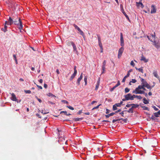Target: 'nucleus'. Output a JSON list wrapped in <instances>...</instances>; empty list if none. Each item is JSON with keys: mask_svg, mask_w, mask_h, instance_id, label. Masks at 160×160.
<instances>
[{"mask_svg": "<svg viewBox=\"0 0 160 160\" xmlns=\"http://www.w3.org/2000/svg\"><path fill=\"white\" fill-rule=\"evenodd\" d=\"M13 23L14 24L18 26V28L19 29L21 30L22 29V24L21 19L17 15L15 16L13 18Z\"/></svg>", "mask_w": 160, "mask_h": 160, "instance_id": "nucleus-1", "label": "nucleus"}, {"mask_svg": "<svg viewBox=\"0 0 160 160\" xmlns=\"http://www.w3.org/2000/svg\"><path fill=\"white\" fill-rule=\"evenodd\" d=\"M141 82H142V85L144 86H145V87L148 88H150V85L148 84L147 81L145 80L144 79L141 78Z\"/></svg>", "mask_w": 160, "mask_h": 160, "instance_id": "nucleus-2", "label": "nucleus"}, {"mask_svg": "<svg viewBox=\"0 0 160 160\" xmlns=\"http://www.w3.org/2000/svg\"><path fill=\"white\" fill-rule=\"evenodd\" d=\"M74 27L76 29H77L78 31V33H79L80 34L82 35L83 37L84 36V33L82 31L80 28L75 24L73 25Z\"/></svg>", "mask_w": 160, "mask_h": 160, "instance_id": "nucleus-3", "label": "nucleus"}, {"mask_svg": "<svg viewBox=\"0 0 160 160\" xmlns=\"http://www.w3.org/2000/svg\"><path fill=\"white\" fill-rule=\"evenodd\" d=\"M131 94L130 93H128L127 94L125 95L124 97L125 98V99L126 101L129 100H133V98Z\"/></svg>", "mask_w": 160, "mask_h": 160, "instance_id": "nucleus-4", "label": "nucleus"}, {"mask_svg": "<svg viewBox=\"0 0 160 160\" xmlns=\"http://www.w3.org/2000/svg\"><path fill=\"white\" fill-rule=\"evenodd\" d=\"M124 50V48L122 47L121 48L118 50V58H119L121 56L122 53L123 52Z\"/></svg>", "mask_w": 160, "mask_h": 160, "instance_id": "nucleus-5", "label": "nucleus"}, {"mask_svg": "<svg viewBox=\"0 0 160 160\" xmlns=\"http://www.w3.org/2000/svg\"><path fill=\"white\" fill-rule=\"evenodd\" d=\"M83 78V73L82 72L81 73L80 77L79 78H78V79L77 82V84L78 86H79L80 84V82L81 80L82 79V78Z\"/></svg>", "mask_w": 160, "mask_h": 160, "instance_id": "nucleus-6", "label": "nucleus"}, {"mask_svg": "<svg viewBox=\"0 0 160 160\" xmlns=\"http://www.w3.org/2000/svg\"><path fill=\"white\" fill-rule=\"evenodd\" d=\"M11 99L13 101H17L18 102V99L17 98L15 95L14 93L11 94Z\"/></svg>", "mask_w": 160, "mask_h": 160, "instance_id": "nucleus-7", "label": "nucleus"}, {"mask_svg": "<svg viewBox=\"0 0 160 160\" xmlns=\"http://www.w3.org/2000/svg\"><path fill=\"white\" fill-rule=\"evenodd\" d=\"M132 93H135L136 94H142L145 93V92L144 91H142L141 90H138V91H135V90H133L132 91Z\"/></svg>", "mask_w": 160, "mask_h": 160, "instance_id": "nucleus-8", "label": "nucleus"}, {"mask_svg": "<svg viewBox=\"0 0 160 160\" xmlns=\"http://www.w3.org/2000/svg\"><path fill=\"white\" fill-rule=\"evenodd\" d=\"M120 41H121V45L122 47L124 46V40L122 34V33H120Z\"/></svg>", "mask_w": 160, "mask_h": 160, "instance_id": "nucleus-9", "label": "nucleus"}, {"mask_svg": "<svg viewBox=\"0 0 160 160\" xmlns=\"http://www.w3.org/2000/svg\"><path fill=\"white\" fill-rule=\"evenodd\" d=\"M151 7L152 9L151 11V13H155L156 12V7L153 5H152Z\"/></svg>", "mask_w": 160, "mask_h": 160, "instance_id": "nucleus-10", "label": "nucleus"}, {"mask_svg": "<svg viewBox=\"0 0 160 160\" xmlns=\"http://www.w3.org/2000/svg\"><path fill=\"white\" fill-rule=\"evenodd\" d=\"M140 60L143 61L145 62H147L148 61V59H146L142 55L141 57Z\"/></svg>", "mask_w": 160, "mask_h": 160, "instance_id": "nucleus-11", "label": "nucleus"}, {"mask_svg": "<svg viewBox=\"0 0 160 160\" xmlns=\"http://www.w3.org/2000/svg\"><path fill=\"white\" fill-rule=\"evenodd\" d=\"M153 45L157 48L160 47V44L158 42H157L156 41H154L153 42Z\"/></svg>", "mask_w": 160, "mask_h": 160, "instance_id": "nucleus-12", "label": "nucleus"}, {"mask_svg": "<svg viewBox=\"0 0 160 160\" xmlns=\"http://www.w3.org/2000/svg\"><path fill=\"white\" fill-rule=\"evenodd\" d=\"M73 48V52H75V53L78 55V52L77 50V48L76 47V46L75 44H73V45L72 46Z\"/></svg>", "mask_w": 160, "mask_h": 160, "instance_id": "nucleus-13", "label": "nucleus"}, {"mask_svg": "<svg viewBox=\"0 0 160 160\" xmlns=\"http://www.w3.org/2000/svg\"><path fill=\"white\" fill-rule=\"evenodd\" d=\"M8 21L9 23V25H11L13 23V18L12 19L11 17H9Z\"/></svg>", "mask_w": 160, "mask_h": 160, "instance_id": "nucleus-14", "label": "nucleus"}, {"mask_svg": "<svg viewBox=\"0 0 160 160\" xmlns=\"http://www.w3.org/2000/svg\"><path fill=\"white\" fill-rule=\"evenodd\" d=\"M143 86H144L142 85H139L137 88L135 89L134 90L135 91H138V90H140V89H142Z\"/></svg>", "mask_w": 160, "mask_h": 160, "instance_id": "nucleus-15", "label": "nucleus"}, {"mask_svg": "<svg viewBox=\"0 0 160 160\" xmlns=\"http://www.w3.org/2000/svg\"><path fill=\"white\" fill-rule=\"evenodd\" d=\"M122 13L124 14V15H125V17L126 18L129 20L130 21L129 18L128 16V15L126 14L125 12H124V9L123 8H122Z\"/></svg>", "mask_w": 160, "mask_h": 160, "instance_id": "nucleus-16", "label": "nucleus"}, {"mask_svg": "<svg viewBox=\"0 0 160 160\" xmlns=\"http://www.w3.org/2000/svg\"><path fill=\"white\" fill-rule=\"evenodd\" d=\"M77 73V72L74 71L71 77L70 80H72L76 76Z\"/></svg>", "mask_w": 160, "mask_h": 160, "instance_id": "nucleus-17", "label": "nucleus"}, {"mask_svg": "<svg viewBox=\"0 0 160 160\" xmlns=\"http://www.w3.org/2000/svg\"><path fill=\"white\" fill-rule=\"evenodd\" d=\"M153 74L154 76L157 78H159V77L158 74L157 72L156 71H154L153 72Z\"/></svg>", "mask_w": 160, "mask_h": 160, "instance_id": "nucleus-18", "label": "nucleus"}, {"mask_svg": "<svg viewBox=\"0 0 160 160\" xmlns=\"http://www.w3.org/2000/svg\"><path fill=\"white\" fill-rule=\"evenodd\" d=\"M99 84H100V80L99 79H98V82H97V85L96 86V87H95V90H97L98 88V87H99Z\"/></svg>", "mask_w": 160, "mask_h": 160, "instance_id": "nucleus-19", "label": "nucleus"}, {"mask_svg": "<svg viewBox=\"0 0 160 160\" xmlns=\"http://www.w3.org/2000/svg\"><path fill=\"white\" fill-rule=\"evenodd\" d=\"M115 114V113L112 112V113H111L109 114L108 115H105V117H106V118H108L110 116H112Z\"/></svg>", "mask_w": 160, "mask_h": 160, "instance_id": "nucleus-20", "label": "nucleus"}, {"mask_svg": "<svg viewBox=\"0 0 160 160\" xmlns=\"http://www.w3.org/2000/svg\"><path fill=\"white\" fill-rule=\"evenodd\" d=\"M83 119V118H74L73 119V120L75 122H77V121L81 120Z\"/></svg>", "mask_w": 160, "mask_h": 160, "instance_id": "nucleus-21", "label": "nucleus"}, {"mask_svg": "<svg viewBox=\"0 0 160 160\" xmlns=\"http://www.w3.org/2000/svg\"><path fill=\"white\" fill-rule=\"evenodd\" d=\"M74 44L73 42L72 41H68L67 42V45L68 46H70L71 45L72 46Z\"/></svg>", "mask_w": 160, "mask_h": 160, "instance_id": "nucleus-22", "label": "nucleus"}, {"mask_svg": "<svg viewBox=\"0 0 160 160\" xmlns=\"http://www.w3.org/2000/svg\"><path fill=\"white\" fill-rule=\"evenodd\" d=\"M62 113H64V114L67 116H69L71 114L70 113L67 114V112L66 111H62L60 112V114Z\"/></svg>", "mask_w": 160, "mask_h": 160, "instance_id": "nucleus-23", "label": "nucleus"}, {"mask_svg": "<svg viewBox=\"0 0 160 160\" xmlns=\"http://www.w3.org/2000/svg\"><path fill=\"white\" fill-rule=\"evenodd\" d=\"M7 26L6 25H5L4 28H2V30L4 32H6L7 31Z\"/></svg>", "mask_w": 160, "mask_h": 160, "instance_id": "nucleus-24", "label": "nucleus"}, {"mask_svg": "<svg viewBox=\"0 0 160 160\" xmlns=\"http://www.w3.org/2000/svg\"><path fill=\"white\" fill-rule=\"evenodd\" d=\"M143 102L145 104H148L149 103V102L145 98H143Z\"/></svg>", "mask_w": 160, "mask_h": 160, "instance_id": "nucleus-25", "label": "nucleus"}, {"mask_svg": "<svg viewBox=\"0 0 160 160\" xmlns=\"http://www.w3.org/2000/svg\"><path fill=\"white\" fill-rule=\"evenodd\" d=\"M141 107L142 108H143V109L144 110L149 111V109L147 107H146L145 106H142V105H141Z\"/></svg>", "mask_w": 160, "mask_h": 160, "instance_id": "nucleus-26", "label": "nucleus"}, {"mask_svg": "<svg viewBox=\"0 0 160 160\" xmlns=\"http://www.w3.org/2000/svg\"><path fill=\"white\" fill-rule=\"evenodd\" d=\"M139 105H138L137 104H132V108L133 109L134 108H137L138 107Z\"/></svg>", "mask_w": 160, "mask_h": 160, "instance_id": "nucleus-27", "label": "nucleus"}, {"mask_svg": "<svg viewBox=\"0 0 160 160\" xmlns=\"http://www.w3.org/2000/svg\"><path fill=\"white\" fill-rule=\"evenodd\" d=\"M128 112L133 113V109L132 107L129 109L127 111Z\"/></svg>", "mask_w": 160, "mask_h": 160, "instance_id": "nucleus-28", "label": "nucleus"}, {"mask_svg": "<svg viewBox=\"0 0 160 160\" xmlns=\"http://www.w3.org/2000/svg\"><path fill=\"white\" fill-rule=\"evenodd\" d=\"M138 70L139 72H141L142 73H143V71L142 67H141L138 69Z\"/></svg>", "mask_w": 160, "mask_h": 160, "instance_id": "nucleus-29", "label": "nucleus"}, {"mask_svg": "<svg viewBox=\"0 0 160 160\" xmlns=\"http://www.w3.org/2000/svg\"><path fill=\"white\" fill-rule=\"evenodd\" d=\"M112 109L113 111H115L117 109V107L116 105H115V104L113 105L112 107Z\"/></svg>", "mask_w": 160, "mask_h": 160, "instance_id": "nucleus-30", "label": "nucleus"}, {"mask_svg": "<svg viewBox=\"0 0 160 160\" xmlns=\"http://www.w3.org/2000/svg\"><path fill=\"white\" fill-rule=\"evenodd\" d=\"M87 77L86 76L84 78V82H85V85H86L87 84Z\"/></svg>", "mask_w": 160, "mask_h": 160, "instance_id": "nucleus-31", "label": "nucleus"}, {"mask_svg": "<svg viewBox=\"0 0 160 160\" xmlns=\"http://www.w3.org/2000/svg\"><path fill=\"white\" fill-rule=\"evenodd\" d=\"M98 45H99V46L100 47V48H102V46L101 41V42H98Z\"/></svg>", "mask_w": 160, "mask_h": 160, "instance_id": "nucleus-32", "label": "nucleus"}, {"mask_svg": "<svg viewBox=\"0 0 160 160\" xmlns=\"http://www.w3.org/2000/svg\"><path fill=\"white\" fill-rule=\"evenodd\" d=\"M66 107H67L70 110H74V108L71 106H67Z\"/></svg>", "mask_w": 160, "mask_h": 160, "instance_id": "nucleus-33", "label": "nucleus"}, {"mask_svg": "<svg viewBox=\"0 0 160 160\" xmlns=\"http://www.w3.org/2000/svg\"><path fill=\"white\" fill-rule=\"evenodd\" d=\"M48 96H49V97H56V96L52 94V93H48Z\"/></svg>", "mask_w": 160, "mask_h": 160, "instance_id": "nucleus-34", "label": "nucleus"}, {"mask_svg": "<svg viewBox=\"0 0 160 160\" xmlns=\"http://www.w3.org/2000/svg\"><path fill=\"white\" fill-rule=\"evenodd\" d=\"M130 91V89L128 88H126L125 89V93L128 92Z\"/></svg>", "mask_w": 160, "mask_h": 160, "instance_id": "nucleus-35", "label": "nucleus"}, {"mask_svg": "<svg viewBox=\"0 0 160 160\" xmlns=\"http://www.w3.org/2000/svg\"><path fill=\"white\" fill-rule=\"evenodd\" d=\"M121 119H113L112 120V122L113 123H114L120 120Z\"/></svg>", "mask_w": 160, "mask_h": 160, "instance_id": "nucleus-36", "label": "nucleus"}, {"mask_svg": "<svg viewBox=\"0 0 160 160\" xmlns=\"http://www.w3.org/2000/svg\"><path fill=\"white\" fill-rule=\"evenodd\" d=\"M102 74L103 73H104V72L105 71V67H102Z\"/></svg>", "mask_w": 160, "mask_h": 160, "instance_id": "nucleus-37", "label": "nucleus"}, {"mask_svg": "<svg viewBox=\"0 0 160 160\" xmlns=\"http://www.w3.org/2000/svg\"><path fill=\"white\" fill-rule=\"evenodd\" d=\"M117 87H118L116 85H115L113 88H111V89H110V91L111 92H112Z\"/></svg>", "mask_w": 160, "mask_h": 160, "instance_id": "nucleus-38", "label": "nucleus"}, {"mask_svg": "<svg viewBox=\"0 0 160 160\" xmlns=\"http://www.w3.org/2000/svg\"><path fill=\"white\" fill-rule=\"evenodd\" d=\"M41 112L42 113L44 114H46L48 113L49 112H47L46 111H44V110H42Z\"/></svg>", "mask_w": 160, "mask_h": 160, "instance_id": "nucleus-39", "label": "nucleus"}, {"mask_svg": "<svg viewBox=\"0 0 160 160\" xmlns=\"http://www.w3.org/2000/svg\"><path fill=\"white\" fill-rule=\"evenodd\" d=\"M97 36L98 37V42H101V37L99 35H97Z\"/></svg>", "mask_w": 160, "mask_h": 160, "instance_id": "nucleus-40", "label": "nucleus"}, {"mask_svg": "<svg viewBox=\"0 0 160 160\" xmlns=\"http://www.w3.org/2000/svg\"><path fill=\"white\" fill-rule=\"evenodd\" d=\"M137 81L135 79H132V80L131 81V82L133 83H135L137 82Z\"/></svg>", "mask_w": 160, "mask_h": 160, "instance_id": "nucleus-41", "label": "nucleus"}, {"mask_svg": "<svg viewBox=\"0 0 160 160\" xmlns=\"http://www.w3.org/2000/svg\"><path fill=\"white\" fill-rule=\"evenodd\" d=\"M106 60H104L103 62L102 67H105L106 64Z\"/></svg>", "mask_w": 160, "mask_h": 160, "instance_id": "nucleus-42", "label": "nucleus"}, {"mask_svg": "<svg viewBox=\"0 0 160 160\" xmlns=\"http://www.w3.org/2000/svg\"><path fill=\"white\" fill-rule=\"evenodd\" d=\"M136 3L138 4L141 5L142 8H143L144 7V5H143V4L141 2H137Z\"/></svg>", "mask_w": 160, "mask_h": 160, "instance_id": "nucleus-43", "label": "nucleus"}, {"mask_svg": "<svg viewBox=\"0 0 160 160\" xmlns=\"http://www.w3.org/2000/svg\"><path fill=\"white\" fill-rule=\"evenodd\" d=\"M25 92L26 93H31V91L30 90H25Z\"/></svg>", "mask_w": 160, "mask_h": 160, "instance_id": "nucleus-44", "label": "nucleus"}, {"mask_svg": "<svg viewBox=\"0 0 160 160\" xmlns=\"http://www.w3.org/2000/svg\"><path fill=\"white\" fill-rule=\"evenodd\" d=\"M125 111H127L124 110V111H122L119 114H121L122 117H123L124 116L123 115L124 114V112Z\"/></svg>", "mask_w": 160, "mask_h": 160, "instance_id": "nucleus-45", "label": "nucleus"}, {"mask_svg": "<svg viewBox=\"0 0 160 160\" xmlns=\"http://www.w3.org/2000/svg\"><path fill=\"white\" fill-rule=\"evenodd\" d=\"M154 116L156 117H159V115L158 114V113L157 112H155L154 113Z\"/></svg>", "mask_w": 160, "mask_h": 160, "instance_id": "nucleus-46", "label": "nucleus"}, {"mask_svg": "<svg viewBox=\"0 0 160 160\" xmlns=\"http://www.w3.org/2000/svg\"><path fill=\"white\" fill-rule=\"evenodd\" d=\"M130 64L132 66H133V67H134V66L135 65V64H134V63L133 61H132L131 62Z\"/></svg>", "mask_w": 160, "mask_h": 160, "instance_id": "nucleus-47", "label": "nucleus"}, {"mask_svg": "<svg viewBox=\"0 0 160 160\" xmlns=\"http://www.w3.org/2000/svg\"><path fill=\"white\" fill-rule=\"evenodd\" d=\"M115 105H116V106L117 107H120L121 106V105L119 103H117L115 104Z\"/></svg>", "mask_w": 160, "mask_h": 160, "instance_id": "nucleus-48", "label": "nucleus"}, {"mask_svg": "<svg viewBox=\"0 0 160 160\" xmlns=\"http://www.w3.org/2000/svg\"><path fill=\"white\" fill-rule=\"evenodd\" d=\"M132 104H127L126 105V107L128 108L132 106Z\"/></svg>", "mask_w": 160, "mask_h": 160, "instance_id": "nucleus-49", "label": "nucleus"}, {"mask_svg": "<svg viewBox=\"0 0 160 160\" xmlns=\"http://www.w3.org/2000/svg\"><path fill=\"white\" fill-rule=\"evenodd\" d=\"M154 85L152 86H150V88H148V89H150V90H151L155 86V83L154 82H153Z\"/></svg>", "mask_w": 160, "mask_h": 160, "instance_id": "nucleus-50", "label": "nucleus"}, {"mask_svg": "<svg viewBox=\"0 0 160 160\" xmlns=\"http://www.w3.org/2000/svg\"><path fill=\"white\" fill-rule=\"evenodd\" d=\"M35 97L38 100L39 102H40V103H41L42 102V100L38 98L37 96H36Z\"/></svg>", "mask_w": 160, "mask_h": 160, "instance_id": "nucleus-51", "label": "nucleus"}, {"mask_svg": "<svg viewBox=\"0 0 160 160\" xmlns=\"http://www.w3.org/2000/svg\"><path fill=\"white\" fill-rule=\"evenodd\" d=\"M137 98L138 99L140 100L142 98V97L140 95L138 96H137Z\"/></svg>", "mask_w": 160, "mask_h": 160, "instance_id": "nucleus-52", "label": "nucleus"}, {"mask_svg": "<svg viewBox=\"0 0 160 160\" xmlns=\"http://www.w3.org/2000/svg\"><path fill=\"white\" fill-rule=\"evenodd\" d=\"M121 119H121V120H122L124 122H127V118L123 119L122 118H121Z\"/></svg>", "mask_w": 160, "mask_h": 160, "instance_id": "nucleus-53", "label": "nucleus"}, {"mask_svg": "<svg viewBox=\"0 0 160 160\" xmlns=\"http://www.w3.org/2000/svg\"><path fill=\"white\" fill-rule=\"evenodd\" d=\"M120 85V82L119 81H118V82H117V84H116V85L117 86H119Z\"/></svg>", "mask_w": 160, "mask_h": 160, "instance_id": "nucleus-54", "label": "nucleus"}, {"mask_svg": "<svg viewBox=\"0 0 160 160\" xmlns=\"http://www.w3.org/2000/svg\"><path fill=\"white\" fill-rule=\"evenodd\" d=\"M101 105V104H100L98 105L97 106L94 107V108L95 109H98L99 108V107Z\"/></svg>", "mask_w": 160, "mask_h": 160, "instance_id": "nucleus-55", "label": "nucleus"}, {"mask_svg": "<svg viewBox=\"0 0 160 160\" xmlns=\"http://www.w3.org/2000/svg\"><path fill=\"white\" fill-rule=\"evenodd\" d=\"M62 102H63L64 103H66V104H68V103L67 101L65 100H62Z\"/></svg>", "mask_w": 160, "mask_h": 160, "instance_id": "nucleus-56", "label": "nucleus"}, {"mask_svg": "<svg viewBox=\"0 0 160 160\" xmlns=\"http://www.w3.org/2000/svg\"><path fill=\"white\" fill-rule=\"evenodd\" d=\"M151 118L152 119V120H155V116L153 115H152L151 116Z\"/></svg>", "mask_w": 160, "mask_h": 160, "instance_id": "nucleus-57", "label": "nucleus"}, {"mask_svg": "<svg viewBox=\"0 0 160 160\" xmlns=\"http://www.w3.org/2000/svg\"><path fill=\"white\" fill-rule=\"evenodd\" d=\"M121 109H119V110H118L115 111L114 113H115V114L116 113H118L119 112H120V111H121Z\"/></svg>", "mask_w": 160, "mask_h": 160, "instance_id": "nucleus-58", "label": "nucleus"}, {"mask_svg": "<svg viewBox=\"0 0 160 160\" xmlns=\"http://www.w3.org/2000/svg\"><path fill=\"white\" fill-rule=\"evenodd\" d=\"M40 89H42V86H39L38 85H36Z\"/></svg>", "mask_w": 160, "mask_h": 160, "instance_id": "nucleus-59", "label": "nucleus"}, {"mask_svg": "<svg viewBox=\"0 0 160 160\" xmlns=\"http://www.w3.org/2000/svg\"><path fill=\"white\" fill-rule=\"evenodd\" d=\"M153 109H154V110L155 111H158V108H156V107L155 106H153Z\"/></svg>", "mask_w": 160, "mask_h": 160, "instance_id": "nucleus-60", "label": "nucleus"}, {"mask_svg": "<svg viewBox=\"0 0 160 160\" xmlns=\"http://www.w3.org/2000/svg\"><path fill=\"white\" fill-rule=\"evenodd\" d=\"M106 114L108 113L110 111L108 109H106Z\"/></svg>", "mask_w": 160, "mask_h": 160, "instance_id": "nucleus-61", "label": "nucleus"}, {"mask_svg": "<svg viewBox=\"0 0 160 160\" xmlns=\"http://www.w3.org/2000/svg\"><path fill=\"white\" fill-rule=\"evenodd\" d=\"M127 78H125V77H124L122 80V82H124L126 80V79Z\"/></svg>", "mask_w": 160, "mask_h": 160, "instance_id": "nucleus-62", "label": "nucleus"}, {"mask_svg": "<svg viewBox=\"0 0 160 160\" xmlns=\"http://www.w3.org/2000/svg\"><path fill=\"white\" fill-rule=\"evenodd\" d=\"M129 75H130V73H128L127 75L125 76V78H127L128 77H129Z\"/></svg>", "mask_w": 160, "mask_h": 160, "instance_id": "nucleus-63", "label": "nucleus"}, {"mask_svg": "<svg viewBox=\"0 0 160 160\" xmlns=\"http://www.w3.org/2000/svg\"><path fill=\"white\" fill-rule=\"evenodd\" d=\"M82 113V110H79L77 113L78 114H80Z\"/></svg>", "mask_w": 160, "mask_h": 160, "instance_id": "nucleus-64", "label": "nucleus"}]
</instances>
